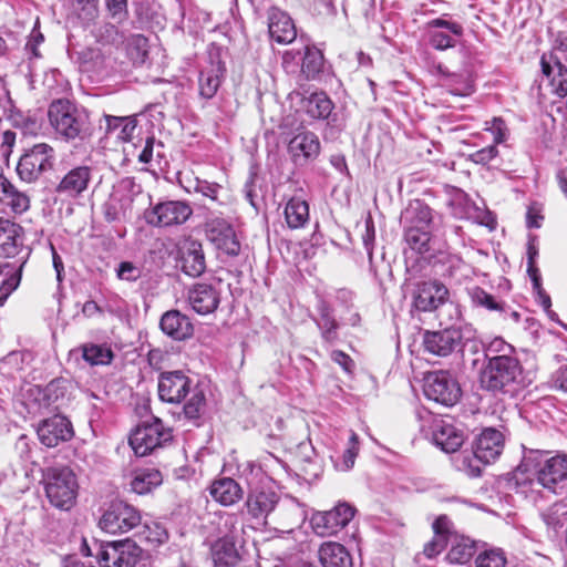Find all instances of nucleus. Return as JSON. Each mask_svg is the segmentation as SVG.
<instances>
[{
  "label": "nucleus",
  "mask_w": 567,
  "mask_h": 567,
  "mask_svg": "<svg viewBox=\"0 0 567 567\" xmlns=\"http://www.w3.org/2000/svg\"><path fill=\"white\" fill-rule=\"evenodd\" d=\"M210 496L223 506H230L243 498L240 485L230 477H223L213 482L209 488Z\"/></svg>",
  "instance_id": "29"
},
{
  "label": "nucleus",
  "mask_w": 567,
  "mask_h": 567,
  "mask_svg": "<svg viewBox=\"0 0 567 567\" xmlns=\"http://www.w3.org/2000/svg\"><path fill=\"white\" fill-rule=\"evenodd\" d=\"M256 183H257V175L251 173L244 186L245 196H246L247 200L250 203V205L254 207H256L255 199L258 197Z\"/></svg>",
  "instance_id": "62"
},
{
  "label": "nucleus",
  "mask_w": 567,
  "mask_h": 567,
  "mask_svg": "<svg viewBox=\"0 0 567 567\" xmlns=\"http://www.w3.org/2000/svg\"><path fill=\"white\" fill-rule=\"evenodd\" d=\"M404 219L410 223L409 227L430 228L433 219L432 209L421 200H415L405 209Z\"/></svg>",
  "instance_id": "41"
},
{
  "label": "nucleus",
  "mask_w": 567,
  "mask_h": 567,
  "mask_svg": "<svg viewBox=\"0 0 567 567\" xmlns=\"http://www.w3.org/2000/svg\"><path fill=\"white\" fill-rule=\"evenodd\" d=\"M53 162L54 150L45 143L35 144L21 156L17 173L22 181L32 183L43 173L52 169Z\"/></svg>",
  "instance_id": "7"
},
{
  "label": "nucleus",
  "mask_w": 567,
  "mask_h": 567,
  "mask_svg": "<svg viewBox=\"0 0 567 567\" xmlns=\"http://www.w3.org/2000/svg\"><path fill=\"white\" fill-rule=\"evenodd\" d=\"M48 117L51 126L63 140L85 141L93 134L90 112L70 100L59 99L50 103Z\"/></svg>",
  "instance_id": "3"
},
{
  "label": "nucleus",
  "mask_w": 567,
  "mask_h": 567,
  "mask_svg": "<svg viewBox=\"0 0 567 567\" xmlns=\"http://www.w3.org/2000/svg\"><path fill=\"white\" fill-rule=\"evenodd\" d=\"M23 265L24 261L20 264L19 269L14 274L2 281L0 286V305H2L8 296L18 288L21 280V268Z\"/></svg>",
  "instance_id": "51"
},
{
  "label": "nucleus",
  "mask_w": 567,
  "mask_h": 567,
  "mask_svg": "<svg viewBox=\"0 0 567 567\" xmlns=\"http://www.w3.org/2000/svg\"><path fill=\"white\" fill-rule=\"evenodd\" d=\"M0 203L10 207L16 214H22L30 208V197L18 189L6 176L0 175Z\"/></svg>",
  "instance_id": "28"
},
{
  "label": "nucleus",
  "mask_w": 567,
  "mask_h": 567,
  "mask_svg": "<svg viewBox=\"0 0 567 567\" xmlns=\"http://www.w3.org/2000/svg\"><path fill=\"white\" fill-rule=\"evenodd\" d=\"M434 536H443L447 542L452 536L451 520L445 515L439 516L432 525Z\"/></svg>",
  "instance_id": "60"
},
{
  "label": "nucleus",
  "mask_w": 567,
  "mask_h": 567,
  "mask_svg": "<svg viewBox=\"0 0 567 567\" xmlns=\"http://www.w3.org/2000/svg\"><path fill=\"white\" fill-rule=\"evenodd\" d=\"M171 440L172 434L163 422L153 417L151 423L144 422L135 429L130 436V445L136 455L145 456Z\"/></svg>",
  "instance_id": "9"
},
{
  "label": "nucleus",
  "mask_w": 567,
  "mask_h": 567,
  "mask_svg": "<svg viewBox=\"0 0 567 567\" xmlns=\"http://www.w3.org/2000/svg\"><path fill=\"white\" fill-rule=\"evenodd\" d=\"M118 279L136 281L142 276V269L131 261H122L116 270Z\"/></svg>",
  "instance_id": "54"
},
{
  "label": "nucleus",
  "mask_w": 567,
  "mask_h": 567,
  "mask_svg": "<svg viewBox=\"0 0 567 567\" xmlns=\"http://www.w3.org/2000/svg\"><path fill=\"white\" fill-rule=\"evenodd\" d=\"M193 215V208L183 200H166L156 204L145 213L147 224L156 227L178 226Z\"/></svg>",
  "instance_id": "11"
},
{
  "label": "nucleus",
  "mask_w": 567,
  "mask_h": 567,
  "mask_svg": "<svg viewBox=\"0 0 567 567\" xmlns=\"http://www.w3.org/2000/svg\"><path fill=\"white\" fill-rule=\"evenodd\" d=\"M190 390V380L182 371L163 372L158 377V396L168 403H179Z\"/></svg>",
  "instance_id": "17"
},
{
  "label": "nucleus",
  "mask_w": 567,
  "mask_h": 567,
  "mask_svg": "<svg viewBox=\"0 0 567 567\" xmlns=\"http://www.w3.org/2000/svg\"><path fill=\"white\" fill-rule=\"evenodd\" d=\"M105 134L114 135L116 138L127 142L132 138L136 128V120L133 116L104 115Z\"/></svg>",
  "instance_id": "32"
},
{
  "label": "nucleus",
  "mask_w": 567,
  "mask_h": 567,
  "mask_svg": "<svg viewBox=\"0 0 567 567\" xmlns=\"http://www.w3.org/2000/svg\"><path fill=\"white\" fill-rule=\"evenodd\" d=\"M142 516L134 506L118 501L113 502L99 520L102 530L109 534H123L137 527Z\"/></svg>",
  "instance_id": "8"
},
{
  "label": "nucleus",
  "mask_w": 567,
  "mask_h": 567,
  "mask_svg": "<svg viewBox=\"0 0 567 567\" xmlns=\"http://www.w3.org/2000/svg\"><path fill=\"white\" fill-rule=\"evenodd\" d=\"M125 51L133 65H143L148 58V40L143 34H131L125 39Z\"/></svg>",
  "instance_id": "40"
},
{
  "label": "nucleus",
  "mask_w": 567,
  "mask_h": 567,
  "mask_svg": "<svg viewBox=\"0 0 567 567\" xmlns=\"http://www.w3.org/2000/svg\"><path fill=\"white\" fill-rule=\"evenodd\" d=\"M12 122L16 127H20L24 134H35L40 130L38 121L31 116L22 114L13 115Z\"/></svg>",
  "instance_id": "55"
},
{
  "label": "nucleus",
  "mask_w": 567,
  "mask_h": 567,
  "mask_svg": "<svg viewBox=\"0 0 567 567\" xmlns=\"http://www.w3.org/2000/svg\"><path fill=\"white\" fill-rule=\"evenodd\" d=\"M181 270L193 278L199 277L206 269L203 246L198 240H186L179 248Z\"/></svg>",
  "instance_id": "21"
},
{
  "label": "nucleus",
  "mask_w": 567,
  "mask_h": 567,
  "mask_svg": "<svg viewBox=\"0 0 567 567\" xmlns=\"http://www.w3.org/2000/svg\"><path fill=\"white\" fill-rule=\"evenodd\" d=\"M478 381L483 390L495 395H513L524 385L523 367L508 353L493 355L481 368Z\"/></svg>",
  "instance_id": "2"
},
{
  "label": "nucleus",
  "mask_w": 567,
  "mask_h": 567,
  "mask_svg": "<svg viewBox=\"0 0 567 567\" xmlns=\"http://www.w3.org/2000/svg\"><path fill=\"white\" fill-rule=\"evenodd\" d=\"M533 463L532 455L527 456L513 472L508 485L516 493L527 495L529 492H538L537 487H543L558 494L567 488L566 455H556L535 465Z\"/></svg>",
  "instance_id": "1"
},
{
  "label": "nucleus",
  "mask_w": 567,
  "mask_h": 567,
  "mask_svg": "<svg viewBox=\"0 0 567 567\" xmlns=\"http://www.w3.org/2000/svg\"><path fill=\"white\" fill-rule=\"evenodd\" d=\"M424 394L445 406L456 404L462 395L458 382L447 371L430 372L424 380Z\"/></svg>",
  "instance_id": "10"
},
{
  "label": "nucleus",
  "mask_w": 567,
  "mask_h": 567,
  "mask_svg": "<svg viewBox=\"0 0 567 567\" xmlns=\"http://www.w3.org/2000/svg\"><path fill=\"white\" fill-rule=\"evenodd\" d=\"M223 73L224 69L219 63L213 64L200 72L198 86L202 97L209 100L215 96L220 86Z\"/></svg>",
  "instance_id": "34"
},
{
  "label": "nucleus",
  "mask_w": 567,
  "mask_h": 567,
  "mask_svg": "<svg viewBox=\"0 0 567 567\" xmlns=\"http://www.w3.org/2000/svg\"><path fill=\"white\" fill-rule=\"evenodd\" d=\"M542 519L549 529L557 533L567 520V502L559 501L554 503L542 513Z\"/></svg>",
  "instance_id": "43"
},
{
  "label": "nucleus",
  "mask_w": 567,
  "mask_h": 567,
  "mask_svg": "<svg viewBox=\"0 0 567 567\" xmlns=\"http://www.w3.org/2000/svg\"><path fill=\"white\" fill-rule=\"evenodd\" d=\"M324 58L322 52L315 47H306L301 58L300 72L306 80H316L322 72Z\"/></svg>",
  "instance_id": "37"
},
{
  "label": "nucleus",
  "mask_w": 567,
  "mask_h": 567,
  "mask_svg": "<svg viewBox=\"0 0 567 567\" xmlns=\"http://www.w3.org/2000/svg\"><path fill=\"white\" fill-rule=\"evenodd\" d=\"M22 247V227L9 219L0 218V257L13 258Z\"/></svg>",
  "instance_id": "25"
},
{
  "label": "nucleus",
  "mask_w": 567,
  "mask_h": 567,
  "mask_svg": "<svg viewBox=\"0 0 567 567\" xmlns=\"http://www.w3.org/2000/svg\"><path fill=\"white\" fill-rule=\"evenodd\" d=\"M205 234L207 239L214 246L227 254L236 257L240 254V243L231 225L224 218L214 217L205 223Z\"/></svg>",
  "instance_id": "13"
},
{
  "label": "nucleus",
  "mask_w": 567,
  "mask_h": 567,
  "mask_svg": "<svg viewBox=\"0 0 567 567\" xmlns=\"http://www.w3.org/2000/svg\"><path fill=\"white\" fill-rule=\"evenodd\" d=\"M285 218L291 229L303 227L309 220V205L300 197H292L285 207Z\"/></svg>",
  "instance_id": "36"
},
{
  "label": "nucleus",
  "mask_w": 567,
  "mask_h": 567,
  "mask_svg": "<svg viewBox=\"0 0 567 567\" xmlns=\"http://www.w3.org/2000/svg\"><path fill=\"white\" fill-rule=\"evenodd\" d=\"M40 442L48 447H55L73 436L71 422L63 415L56 414L43 420L37 430Z\"/></svg>",
  "instance_id": "16"
},
{
  "label": "nucleus",
  "mask_w": 567,
  "mask_h": 567,
  "mask_svg": "<svg viewBox=\"0 0 567 567\" xmlns=\"http://www.w3.org/2000/svg\"><path fill=\"white\" fill-rule=\"evenodd\" d=\"M187 299L197 313L208 315L218 308L220 293L215 286L200 282L189 288Z\"/></svg>",
  "instance_id": "22"
},
{
  "label": "nucleus",
  "mask_w": 567,
  "mask_h": 567,
  "mask_svg": "<svg viewBox=\"0 0 567 567\" xmlns=\"http://www.w3.org/2000/svg\"><path fill=\"white\" fill-rule=\"evenodd\" d=\"M503 447L504 436L502 432L487 427L477 436L473 446V453L482 464H489L501 455Z\"/></svg>",
  "instance_id": "19"
},
{
  "label": "nucleus",
  "mask_w": 567,
  "mask_h": 567,
  "mask_svg": "<svg viewBox=\"0 0 567 567\" xmlns=\"http://www.w3.org/2000/svg\"><path fill=\"white\" fill-rule=\"evenodd\" d=\"M498 154L496 145H489L481 148L470 155V159L475 164L485 165L495 158Z\"/></svg>",
  "instance_id": "59"
},
{
  "label": "nucleus",
  "mask_w": 567,
  "mask_h": 567,
  "mask_svg": "<svg viewBox=\"0 0 567 567\" xmlns=\"http://www.w3.org/2000/svg\"><path fill=\"white\" fill-rule=\"evenodd\" d=\"M163 482L162 473L156 468H140L133 473L131 488L134 493L144 495L151 493Z\"/></svg>",
  "instance_id": "31"
},
{
  "label": "nucleus",
  "mask_w": 567,
  "mask_h": 567,
  "mask_svg": "<svg viewBox=\"0 0 567 567\" xmlns=\"http://www.w3.org/2000/svg\"><path fill=\"white\" fill-rule=\"evenodd\" d=\"M507 558L503 549H486L475 558V567H506Z\"/></svg>",
  "instance_id": "47"
},
{
  "label": "nucleus",
  "mask_w": 567,
  "mask_h": 567,
  "mask_svg": "<svg viewBox=\"0 0 567 567\" xmlns=\"http://www.w3.org/2000/svg\"><path fill=\"white\" fill-rule=\"evenodd\" d=\"M513 351V347L505 342L502 338H495L485 348V361L493 355H499Z\"/></svg>",
  "instance_id": "58"
},
{
  "label": "nucleus",
  "mask_w": 567,
  "mask_h": 567,
  "mask_svg": "<svg viewBox=\"0 0 567 567\" xmlns=\"http://www.w3.org/2000/svg\"><path fill=\"white\" fill-rule=\"evenodd\" d=\"M427 28L429 43L440 51L454 48L456 38L463 34L461 24L442 18L431 20Z\"/></svg>",
  "instance_id": "18"
},
{
  "label": "nucleus",
  "mask_w": 567,
  "mask_h": 567,
  "mask_svg": "<svg viewBox=\"0 0 567 567\" xmlns=\"http://www.w3.org/2000/svg\"><path fill=\"white\" fill-rule=\"evenodd\" d=\"M44 41L43 34L37 30L33 29L30 35L29 41L25 44V49L32 54L34 58H40L41 54L38 50V47Z\"/></svg>",
  "instance_id": "63"
},
{
  "label": "nucleus",
  "mask_w": 567,
  "mask_h": 567,
  "mask_svg": "<svg viewBox=\"0 0 567 567\" xmlns=\"http://www.w3.org/2000/svg\"><path fill=\"white\" fill-rule=\"evenodd\" d=\"M449 542L443 536H433V538L424 545L423 551L415 556V560L420 561L421 556H425L429 559L436 557L441 554Z\"/></svg>",
  "instance_id": "49"
},
{
  "label": "nucleus",
  "mask_w": 567,
  "mask_h": 567,
  "mask_svg": "<svg viewBox=\"0 0 567 567\" xmlns=\"http://www.w3.org/2000/svg\"><path fill=\"white\" fill-rule=\"evenodd\" d=\"M555 65L558 69V74L553 78L551 85L554 86V92L564 97L567 95V69L558 60H555Z\"/></svg>",
  "instance_id": "53"
},
{
  "label": "nucleus",
  "mask_w": 567,
  "mask_h": 567,
  "mask_svg": "<svg viewBox=\"0 0 567 567\" xmlns=\"http://www.w3.org/2000/svg\"><path fill=\"white\" fill-rule=\"evenodd\" d=\"M468 296L472 303L476 307H482L488 311L503 312L505 310V302L496 300L493 295L486 292L481 287L476 286L468 289Z\"/></svg>",
  "instance_id": "45"
},
{
  "label": "nucleus",
  "mask_w": 567,
  "mask_h": 567,
  "mask_svg": "<svg viewBox=\"0 0 567 567\" xmlns=\"http://www.w3.org/2000/svg\"><path fill=\"white\" fill-rule=\"evenodd\" d=\"M194 190L198 194H202L205 197H208L212 200L218 199V194L221 190V186L217 183H212L205 179H195Z\"/></svg>",
  "instance_id": "52"
},
{
  "label": "nucleus",
  "mask_w": 567,
  "mask_h": 567,
  "mask_svg": "<svg viewBox=\"0 0 567 567\" xmlns=\"http://www.w3.org/2000/svg\"><path fill=\"white\" fill-rule=\"evenodd\" d=\"M161 330L176 341L189 339L194 333L190 319L179 310L166 311L159 321Z\"/></svg>",
  "instance_id": "24"
},
{
  "label": "nucleus",
  "mask_w": 567,
  "mask_h": 567,
  "mask_svg": "<svg viewBox=\"0 0 567 567\" xmlns=\"http://www.w3.org/2000/svg\"><path fill=\"white\" fill-rule=\"evenodd\" d=\"M354 512L352 506L341 503L330 511L316 513L311 517L313 532L321 537L334 535L349 524Z\"/></svg>",
  "instance_id": "12"
},
{
  "label": "nucleus",
  "mask_w": 567,
  "mask_h": 567,
  "mask_svg": "<svg viewBox=\"0 0 567 567\" xmlns=\"http://www.w3.org/2000/svg\"><path fill=\"white\" fill-rule=\"evenodd\" d=\"M302 107L310 117L324 120L331 114L333 103L324 92H315L302 100Z\"/></svg>",
  "instance_id": "33"
},
{
  "label": "nucleus",
  "mask_w": 567,
  "mask_h": 567,
  "mask_svg": "<svg viewBox=\"0 0 567 567\" xmlns=\"http://www.w3.org/2000/svg\"><path fill=\"white\" fill-rule=\"evenodd\" d=\"M92 177V168L80 165L70 169L56 186V192L70 197H76L87 189Z\"/></svg>",
  "instance_id": "27"
},
{
  "label": "nucleus",
  "mask_w": 567,
  "mask_h": 567,
  "mask_svg": "<svg viewBox=\"0 0 567 567\" xmlns=\"http://www.w3.org/2000/svg\"><path fill=\"white\" fill-rule=\"evenodd\" d=\"M405 241L408 246L419 252L424 254L430 251L431 233L430 228L408 227L405 230Z\"/></svg>",
  "instance_id": "44"
},
{
  "label": "nucleus",
  "mask_w": 567,
  "mask_h": 567,
  "mask_svg": "<svg viewBox=\"0 0 567 567\" xmlns=\"http://www.w3.org/2000/svg\"><path fill=\"white\" fill-rule=\"evenodd\" d=\"M205 402V395L203 391L195 390L190 399L184 405V413L188 419H196L199 416V412Z\"/></svg>",
  "instance_id": "50"
},
{
  "label": "nucleus",
  "mask_w": 567,
  "mask_h": 567,
  "mask_svg": "<svg viewBox=\"0 0 567 567\" xmlns=\"http://www.w3.org/2000/svg\"><path fill=\"white\" fill-rule=\"evenodd\" d=\"M318 554L319 560L323 567H353L350 553L339 543H323Z\"/></svg>",
  "instance_id": "30"
},
{
  "label": "nucleus",
  "mask_w": 567,
  "mask_h": 567,
  "mask_svg": "<svg viewBox=\"0 0 567 567\" xmlns=\"http://www.w3.org/2000/svg\"><path fill=\"white\" fill-rule=\"evenodd\" d=\"M288 151L297 165H305L319 155L320 142L315 133L303 132L290 140Z\"/></svg>",
  "instance_id": "23"
},
{
  "label": "nucleus",
  "mask_w": 567,
  "mask_h": 567,
  "mask_svg": "<svg viewBox=\"0 0 567 567\" xmlns=\"http://www.w3.org/2000/svg\"><path fill=\"white\" fill-rule=\"evenodd\" d=\"M144 538L154 546L164 544L168 539V533L165 527L156 522L144 524Z\"/></svg>",
  "instance_id": "48"
},
{
  "label": "nucleus",
  "mask_w": 567,
  "mask_h": 567,
  "mask_svg": "<svg viewBox=\"0 0 567 567\" xmlns=\"http://www.w3.org/2000/svg\"><path fill=\"white\" fill-rule=\"evenodd\" d=\"M212 558L215 567H235L239 561L235 545L225 539H219L212 546Z\"/></svg>",
  "instance_id": "38"
},
{
  "label": "nucleus",
  "mask_w": 567,
  "mask_h": 567,
  "mask_svg": "<svg viewBox=\"0 0 567 567\" xmlns=\"http://www.w3.org/2000/svg\"><path fill=\"white\" fill-rule=\"evenodd\" d=\"M486 130L493 135L495 144L503 143L506 140V124L501 117H494L491 122H486Z\"/></svg>",
  "instance_id": "57"
},
{
  "label": "nucleus",
  "mask_w": 567,
  "mask_h": 567,
  "mask_svg": "<svg viewBox=\"0 0 567 567\" xmlns=\"http://www.w3.org/2000/svg\"><path fill=\"white\" fill-rule=\"evenodd\" d=\"M462 341V332L456 328H446L423 333L424 350L437 357L450 355Z\"/></svg>",
  "instance_id": "15"
},
{
  "label": "nucleus",
  "mask_w": 567,
  "mask_h": 567,
  "mask_svg": "<svg viewBox=\"0 0 567 567\" xmlns=\"http://www.w3.org/2000/svg\"><path fill=\"white\" fill-rule=\"evenodd\" d=\"M319 313L318 327L321 330L322 338L328 342L334 341L337 339L338 324L331 313V309L327 303L321 302Z\"/></svg>",
  "instance_id": "46"
},
{
  "label": "nucleus",
  "mask_w": 567,
  "mask_h": 567,
  "mask_svg": "<svg viewBox=\"0 0 567 567\" xmlns=\"http://www.w3.org/2000/svg\"><path fill=\"white\" fill-rule=\"evenodd\" d=\"M96 560L100 567H136L143 549L132 539L95 542Z\"/></svg>",
  "instance_id": "6"
},
{
  "label": "nucleus",
  "mask_w": 567,
  "mask_h": 567,
  "mask_svg": "<svg viewBox=\"0 0 567 567\" xmlns=\"http://www.w3.org/2000/svg\"><path fill=\"white\" fill-rule=\"evenodd\" d=\"M478 463H481V461L476 458L474 454L472 456L464 455L462 458V470L465 471L468 476L477 477L482 473V467Z\"/></svg>",
  "instance_id": "61"
},
{
  "label": "nucleus",
  "mask_w": 567,
  "mask_h": 567,
  "mask_svg": "<svg viewBox=\"0 0 567 567\" xmlns=\"http://www.w3.org/2000/svg\"><path fill=\"white\" fill-rule=\"evenodd\" d=\"M359 451V437L357 433L351 432L349 446L343 453V465L344 470H350L355 461Z\"/></svg>",
  "instance_id": "56"
},
{
  "label": "nucleus",
  "mask_w": 567,
  "mask_h": 567,
  "mask_svg": "<svg viewBox=\"0 0 567 567\" xmlns=\"http://www.w3.org/2000/svg\"><path fill=\"white\" fill-rule=\"evenodd\" d=\"M270 38L279 44H289L297 37L296 25L290 16L278 7H270L267 12Z\"/></svg>",
  "instance_id": "20"
},
{
  "label": "nucleus",
  "mask_w": 567,
  "mask_h": 567,
  "mask_svg": "<svg viewBox=\"0 0 567 567\" xmlns=\"http://www.w3.org/2000/svg\"><path fill=\"white\" fill-rule=\"evenodd\" d=\"M42 484L49 503L62 511H69L76 501L79 484L68 466H49L42 471Z\"/></svg>",
  "instance_id": "4"
},
{
  "label": "nucleus",
  "mask_w": 567,
  "mask_h": 567,
  "mask_svg": "<svg viewBox=\"0 0 567 567\" xmlns=\"http://www.w3.org/2000/svg\"><path fill=\"white\" fill-rule=\"evenodd\" d=\"M450 292L439 280H424L416 284L413 292V305L420 311H433L444 305Z\"/></svg>",
  "instance_id": "14"
},
{
  "label": "nucleus",
  "mask_w": 567,
  "mask_h": 567,
  "mask_svg": "<svg viewBox=\"0 0 567 567\" xmlns=\"http://www.w3.org/2000/svg\"><path fill=\"white\" fill-rule=\"evenodd\" d=\"M475 554V543L467 537L454 536L446 559L452 564H466Z\"/></svg>",
  "instance_id": "42"
},
{
  "label": "nucleus",
  "mask_w": 567,
  "mask_h": 567,
  "mask_svg": "<svg viewBox=\"0 0 567 567\" xmlns=\"http://www.w3.org/2000/svg\"><path fill=\"white\" fill-rule=\"evenodd\" d=\"M331 359L339 364L346 372L351 373L354 367L353 360L343 351L334 350L331 352Z\"/></svg>",
  "instance_id": "64"
},
{
  "label": "nucleus",
  "mask_w": 567,
  "mask_h": 567,
  "mask_svg": "<svg viewBox=\"0 0 567 567\" xmlns=\"http://www.w3.org/2000/svg\"><path fill=\"white\" fill-rule=\"evenodd\" d=\"M432 441L445 453H454L464 443V432L451 423L437 421L433 425Z\"/></svg>",
  "instance_id": "26"
},
{
  "label": "nucleus",
  "mask_w": 567,
  "mask_h": 567,
  "mask_svg": "<svg viewBox=\"0 0 567 567\" xmlns=\"http://www.w3.org/2000/svg\"><path fill=\"white\" fill-rule=\"evenodd\" d=\"M249 515L255 519H266L277 507L297 517L301 514L300 505L296 499L289 498L280 502L279 494L271 487H258L252 489L246 499Z\"/></svg>",
  "instance_id": "5"
},
{
  "label": "nucleus",
  "mask_w": 567,
  "mask_h": 567,
  "mask_svg": "<svg viewBox=\"0 0 567 567\" xmlns=\"http://www.w3.org/2000/svg\"><path fill=\"white\" fill-rule=\"evenodd\" d=\"M131 199L113 192L103 205V215L106 221H121L126 218Z\"/></svg>",
  "instance_id": "39"
},
{
  "label": "nucleus",
  "mask_w": 567,
  "mask_h": 567,
  "mask_svg": "<svg viewBox=\"0 0 567 567\" xmlns=\"http://www.w3.org/2000/svg\"><path fill=\"white\" fill-rule=\"evenodd\" d=\"M78 350L81 351L82 358L90 365H109L114 359V352L106 343L87 342L81 344Z\"/></svg>",
  "instance_id": "35"
}]
</instances>
